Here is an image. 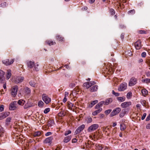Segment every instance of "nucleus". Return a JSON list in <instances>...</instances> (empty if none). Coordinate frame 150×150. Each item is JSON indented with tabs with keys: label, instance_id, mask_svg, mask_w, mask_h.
<instances>
[{
	"label": "nucleus",
	"instance_id": "6",
	"mask_svg": "<svg viewBox=\"0 0 150 150\" xmlns=\"http://www.w3.org/2000/svg\"><path fill=\"white\" fill-rule=\"evenodd\" d=\"M85 125L84 124H83L79 127L75 131V133L76 134L79 133L81 132L84 128Z\"/></svg>",
	"mask_w": 150,
	"mask_h": 150
},
{
	"label": "nucleus",
	"instance_id": "64",
	"mask_svg": "<svg viewBox=\"0 0 150 150\" xmlns=\"http://www.w3.org/2000/svg\"><path fill=\"white\" fill-rule=\"evenodd\" d=\"M146 74L147 76H150V71H148L146 73Z\"/></svg>",
	"mask_w": 150,
	"mask_h": 150
},
{
	"label": "nucleus",
	"instance_id": "21",
	"mask_svg": "<svg viewBox=\"0 0 150 150\" xmlns=\"http://www.w3.org/2000/svg\"><path fill=\"white\" fill-rule=\"evenodd\" d=\"M102 110V108H99V109H98L97 110L94 111L92 113V115L94 116H95L100 112Z\"/></svg>",
	"mask_w": 150,
	"mask_h": 150
},
{
	"label": "nucleus",
	"instance_id": "45",
	"mask_svg": "<svg viewBox=\"0 0 150 150\" xmlns=\"http://www.w3.org/2000/svg\"><path fill=\"white\" fill-rule=\"evenodd\" d=\"M112 93L114 95L116 96H118L120 95V94L119 93L115 92L114 90H112Z\"/></svg>",
	"mask_w": 150,
	"mask_h": 150
},
{
	"label": "nucleus",
	"instance_id": "8",
	"mask_svg": "<svg viewBox=\"0 0 150 150\" xmlns=\"http://www.w3.org/2000/svg\"><path fill=\"white\" fill-rule=\"evenodd\" d=\"M127 84L125 83H123L120 85L118 88V90L119 91H123L125 90L127 88Z\"/></svg>",
	"mask_w": 150,
	"mask_h": 150
},
{
	"label": "nucleus",
	"instance_id": "52",
	"mask_svg": "<svg viewBox=\"0 0 150 150\" xmlns=\"http://www.w3.org/2000/svg\"><path fill=\"white\" fill-rule=\"evenodd\" d=\"M50 110L49 108H47L45 109L44 111V113H45L46 114L47 113L49 112Z\"/></svg>",
	"mask_w": 150,
	"mask_h": 150
},
{
	"label": "nucleus",
	"instance_id": "15",
	"mask_svg": "<svg viewBox=\"0 0 150 150\" xmlns=\"http://www.w3.org/2000/svg\"><path fill=\"white\" fill-rule=\"evenodd\" d=\"M27 65L28 67L31 69L35 66L34 62L31 61H28L27 62Z\"/></svg>",
	"mask_w": 150,
	"mask_h": 150
},
{
	"label": "nucleus",
	"instance_id": "30",
	"mask_svg": "<svg viewBox=\"0 0 150 150\" xmlns=\"http://www.w3.org/2000/svg\"><path fill=\"white\" fill-rule=\"evenodd\" d=\"M142 82L146 83H148L150 82V79H146L142 80Z\"/></svg>",
	"mask_w": 150,
	"mask_h": 150
},
{
	"label": "nucleus",
	"instance_id": "4",
	"mask_svg": "<svg viewBox=\"0 0 150 150\" xmlns=\"http://www.w3.org/2000/svg\"><path fill=\"white\" fill-rule=\"evenodd\" d=\"M42 100L46 104H48L50 102V98L48 97L46 94H43L42 95Z\"/></svg>",
	"mask_w": 150,
	"mask_h": 150
},
{
	"label": "nucleus",
	"instance_id": "42",
	"mask_svg": "<svg viewBox=\"0 0 150 150\" xmlns=\"http://www.w3.org/2000/svg\"><path fill=\"white\" fill-rule=\"evenodd\" d=\"M14 136L15 138L17 140L18 139H19L21 138V136L20 135H18V134L17 133L15 134Z\"/></svg>",
	"mask_w": 150,
	"mask_h": 150
},
{
	"label": "nucleus",
	"instance_id": "27",
	"mask_svg": "<svg viewBox=\"0 0 150 150\" xmlns=\"http://www.w3.org/2000/svg\"><path fill=\"white\" fill-rule=\"evenodd\" d=\"M41 134V132L40 131L36 132L33 134V136L34 137H38L40 136Z\"/></svg>",
	"mask_w": 150,
	"mask_h": 150
},
{
	"label": "nucleus",
	"instance_id": "36",
	"mask_svg": "<svg viewBox=\"0 0 150 150\" xmlns=\"http://www.w3.org/2000/svg\"><path fill=\"white\" fill-rule=\"evenodd\" d=\"M120 128L121 130H124L125 129V126L124 124H121L120 125Z\"/></svg>",
	"mask_w": 150,
	"mask_h": 150
},
{
	"label": "nucleus",
	"instance_id": "20",
	"mask_svg": "<svg viewBox=\"0 0 150 150\" xmlns=\"http://www.w3.org/2000/svg\"><path fill=\"white\" fill-rule=\"evenodd\" d=\"M71 138V136H69L66 137L64 138V142L65 143H67L70 140Z\"/></svg>",
	"mask_w": 150,
	"mask_h": 150
},
{
	"label": "nucleus",
	"instance_id": "25",
	"mask_svg": "<svg viewBox=\"0 0 150 150\" xmlns=\"http://www.w3.org/2000/svg\"><path fill=\"white\" fill-rule=\"evenodd\" d=\"M61 111L58 114L59 116L63 117L65 115V113L63 111H62V109H61Z\"/></svg>",
	"mask_w": 150,
	"mask_h": 150
},
{
	"label": "nucleus",
	"instance_id": "47",
	"mask_svg": "<svg viewBox=\"0 0 150 150\" xmlns=\"http://www.w3.org/2000/svg\"><path fill=\"white\" fill-rule=\"evenodd\" d=\"M125 53L126 54H127L129 56H130L132 55L131 51L130 50L125 52Z\"/></svg>",
	"mask_w": 150,
	"mask_h": 150
},
{
	"label": "nucleus",
	"instance_id": "33",
	"mask_svg": "<svg viewBox=\"0 0 150 150\" xmlns=\"http://www.w3.org/2000/svg\"><path fill=\"white\" fill-rule=\"evenodd\" d=\"M44 104V103L42 101H40L38 103V105L39 107H42Z\"/></svg>",
	"mask_w": 150,
	"mask_h": 150
},
{
	"label": "nucleus",
	"instance_id": "11",
	"mask_svg": "<svg viewBox=\"0 0 150 150\" xmlns=\"http://www.w3.org/2000/svg\"><path fill=\"white\" fill-rule=\"evenodd\" d=\"M24 79L23 77H19L16 78L15 79V82L16 83H18L22 82Z\"/></svg>",
	"mask_w": 150,
	"mask_h": 150
},
{
	"label": "nucleus",
	"instance_id": "17",
	"mask_svg": "<svg viewBox=\"0 0 150 150\" xmlns=\"http://www.w3.org/2000/svg\"><path fill=\"white\" fill-rule=\"evenodd\" d=\"M98 89V86L97 85H94L91 87L90 89V91L91 92H93L96 91Z\"/></svg>",
	"mask_w": 150,
	"mask_h": 150
},
{
	"label": "nucleus",
	"instance_id": "63",
	"mask_svg": "<svg viewBox=\"0 0 150 150\" xmlns=\"http://www.w3.org/2000/svg\"><path fill=\"white\" fill-rule=\"evenodd\" d=\"M99 117L100 118H102L104 117V115L102 114H100L99 115Z\"/></svg>",
	"mask_w": 150,
	"mask_h": 150
},
{
	"label": "nucleus",
	"instance_id": "10",
	"mask_svg": "<svg viewBox=\"0 0 150 150\" xmlns=\"http://www.w3.org/2000/svg\"><path fill=\"white\" fill-rule=\"evenodd\" d=\"M131 105V102H126L122 103L121 104V106L122 108H126Z\"/></svg>",
	"mask_w": 150,
	"mask_h": 150
},
{
	"label": "nucleus",
	"instance_id": "19",
	"mask_svg": "<svg viewBox=\"0 0 150 150\" xmlns=\"http://www.w3.org/2000/svg\"><path fill=\"white\" fill-rule=\"evenodd\" d=\"M56 37L57 40L59 41H64V37H62L61 35H57L56 36Z\"/></svg>",
	"mask_w": 150,
	"mask_h": 150
},
{
	"label": "nucleus",
	"instance_id": "9",
	"mask_svg": "<svg viewBox=\"0 0 150 150\" xmlns=\"http://www.w3.org/2000/svg\"><path fill=\"white\" fill-rule=\"evenodd\" d=\"M137 80L134 77H132L131 79L129 82V85L130 86H133L136 84Z\"/></svg>",
	"mask_w": 150,
	"mask_h": 150
},
{
	"label": "nucleus",
	"instance_id": "28",
	"mask_svg": "<svg viewBox=\"0 0 150 150\" xmlns=\"http://www.w3.org/2000/svg\"><path fill=\"white\" fill-rule=\"evenodd\" d=\"M4 133V130L3 128L1 127H0V137H2Z\"/></svg>",
	"mask_w": 150,
	"mask_h": 150
},
{
	"label": "nucleus",
	"instance_id": "57",
	"mask_svg": "<svg viewBox=\"0 0 150 150\" xmlns=\"http://www.w3.org/2000/svg\"><path fill=\"white\" fill-rule=\"evenodd\" d=\"M52 134V133L51 132H47L45 134V136H47L50 135H51Z\"/></svg>",
	"mask_w": 150,
	"mask_h": 150
},
{
	"label": "nucleus",
	"instance_id": "44",
	"mask_svg": "<svg viewBox=\"0 0 150 150\" xmlns=\"http://www.w3.org/2000/svg\"><path fill=\"white\" fill-rule=\"evenodd\" d=\"M138 33L139 34H146V31L144 30H139L138 31Z\"/></svg>",
	"mask_w": 150,
	"mask_h": 150
},
{
	"label": "nucleus",
	"instance_id": "54",
	"mask_svg": "<svg viewBox=\"0 0 150 150\" xmlns=\"http://www.w3.org/2000/svg\"><path fill=\"white\" fill-rule=\"evenodd\" d=\"M4 105H1L0 106V111L1 112L4 110Z\"/></svg>",
	"mask_w": 150,
	"mask_h": 150
},
{
	"label": "nucleus",
	"instance_id": "41",
	"mask_svg": "<svg viewBox=\"0 0 150 150\" xmlns=\"http://www.w3.org/2000/svg\"><path fill=\"white\" fill-rule=\"evenodd\" d=\"M29 84L31 86L33 87H35V82L32 81H30L29 82Z\"/></svg>",
	"mask_w": 150,
	"mask_h": 150
},
{
	"label": "nucleus",
	"instance_id": "16",
	"mask_svg": "<svg viewBox=\"0 0 150 150\" xmlns=\"http://www.w3.org/2000/svg\"><path fill=\"white\" fill-rule=\"evenodd\" d=\"M113 101V99L112 98H107L105 101H104L105 102V105H107L109 103H111Z\"/></svg>",
	"mask_w": 150,
	"mask_h": 150
},
{
	"label": "nucleus",
	"instance_id": "5",
	"mask_svg": "<svg viewBox=\"0 0 150 150\" xmlns=\"http://www.w3.org/2000/svg\"><path fill=\"white\" fill-rule=\"evenodd\" d=\"M121 109L120 108H117L113 110L110 114V116L112 117L117 114L121 111Z\"/></svg>",
	"mask_w": 150,
	"mask_h": 150
},
{
	"label": "nucleus",
	"instance_id": "58",
	"mask_svg": "<svg viewBox=\"0 0 150 150\" xmlns=\"http://www.w3.org/2000/svg\"><path fill=\"white\" fill-rule=\"evenodd\" d=\"M146 116V114L145 113H144L141 118L142 120H144V118H145Z\"/></svg>",
	"mask_w": 150,
	"mask_h": 150
},
{
	"label": "nucleus",
	"instance_id": "61",
	"mask_svg": "<svg viewBox=\"0 0 150 150\" xmlns=\"http://www.w3.org/2000/svg\"><path fill=\"white\" fill-rule=\"evenodd\" d=\"M146 128L148 129H150V123L148 124L146 126Z\"/></svg>",
	"mask_w": 150,
	"mask_h": 150
},
{
	"label": "nucleus",
	"instance_id": "24",
	"mask_svg": "<svg viewBox=\"0 0 150 150\" xmlns=\"http://www.w3.org/2000/svg\"><path fill=\"white\" fill-rule=\"evenodd\" d=\"M11 70H8L7 71V73L6 74V78L8 79H9L10 78L11 76Z\"/></svg>",
	"mask_w": 150,
	"mask_h": 150
},
{
	"label": "nucleus",
	"instance_id": "32",
	"mask_svg": "<svg viewBox=\"0 0 150 150\" xmlns=\"http://www.w3.org/2000/svg\"><path fill=\"white\" fill-rule=\"evenodd\" d=\"M48 44L49 45L51 46V45H53L54 44H55L56 43L55 42H53L52 41H47Z\"/></svg>",
	"mask_w": 150,
	"mask_h": 150
},
{
	"label": "nucleus",
	"instance_id": "49",
	"mask_svg": "<svg viewBox=\"0 0 150 150\" xmlns=\"http://www.w3.org/2000/svg\"><path fill=\"white\" fill-rule=\"evenodd\" d=\"M125 114V112H123L122 111L120 113V114L119 115L120 117H123Z\"/></svg>",
	"mask_w": 150,
	"mask_h": 150
},
{
	"label": "nucleus",
	"instance_id": "26",
	"mask_svg": "<svg viewBox=\"0 0 150 150\" xmlns=\"http://www.w3.org/2000/svg\"><path fill=\"white\" fill-rule=\"evenodd\" d=\"M143 95L145 96L148 94V91L145 89H142L141 91Z\"/></svg>",
	"mask_w": 150,
	"mask_h": 150
},
{
	"label": "nucleus",
	"instance_id": "53",
	"mask_svg": "<svg viewBox=\"0 0 150 150\" xmlns=\"http://www.w3.org/2000/svg\"><path fill=\"white\" fill-rule=\"evenodd\" d=\"M146 62L149 66H150V59H147L146 60Z\"/></svg>",
	"mask_w": 150,
	"mask_h": 150
},
{
	"label": "nucleus",
	"instance_id": "7",
	"mask_svg": "<svg viewBox=\"0 0 150 150\" xmlns=\"http://www.w3.org/2000/svg\"><path fill=\"white\" fill-rule=\"evenodd\" d=\"M134 45L137 50H139L142 47L141 42L140 40H139L135 43Z\"/></svg>",
	"mask_w": 150,
	"mask_h": 150
},
{
	"label": "nucleus",
	"instance_id": "12",
	"mask_svg": "<svg viewBox=\"0 0 150 150\" xmlns=\"http://www.w3.org/2000/svg\"><path fill=\"white\" fill-rule=\"evenodd\" d=\"M16 102H13L10 104L9 108L10 110H14L16 109Z\"/></svg>",
	"mask_w": 150,
	"mask_h": 150
},
{
	"label": "nucleus",
	"instance_id": "1",
	"mask_svg": "<svg viewBox=\"0 0 150 150\" xmlns=\"http://www.w3.org/2000/svg\"><path fill=\"white\" fill-rule=\"evenodd\" d=\"M18 87L17 86H15L12 87L11 88V94L13 97H15L17 93Z\"/></svg>",
	"mask_w": 150,
	"mask_h": 150
},
{
	"label": "nucleus",
	"instance_id": "23",
	"mask_svg": "<svg viewBox=\"0 0 150 150\" xmlns=\"http://www.w3.org/2000/svg\"><path fill=\"white\" fill-rule=\"evenodd\" d=\"M117 100L119 102H122L125 100V97H118L117 98Z\"/></svg>",
	"mask_w": 150,
	"mask_h": 150
},
{
	"label": "nucleus",
	"instance_id": "14",
	"mask_svg": "<svg viewBox=\"0 0 150 150\" xmlns=\"http://www.w3.org/2000/svg\"><path fill=\"white\" fill-rule=\"evenodd\" d=\"M10 114V112H4L1 113V119L5 118L7 116L9 115Z\"/></svg>",
	"mask_w": 150,
	"mask_h": 150
},
{
	"label": "nucleus",
	"instance_id": "59",
	"mask_svg": "<svg viewBox=\"0 0 150 150\" xmlns=\"http://www.w3.org/2000/svg\"><path fill=\"white\" fill-rule=\"evenodd\" d=\"M77 140L76 138H74L72 140V142L73 143H76L77 142Z\"/></svg>",
	"mask_w": 150,
	"mask_h": 150
},
{
	"label": "nucleus",
	"instance_id": "51",
	"mask_svg": "<svg viewBox=\"0 0 150 150\" xmlns=\"http://www.w3.org/2000/svg\"><path fill=\"white\" fill-rule=\"evenodd\" d=\"M71 133V131L70 130H69L66 131L65 132L64 134V135L65 136H67V135H68L69 134H70Z\"/></svg>",
	"mask_w": 150,
	"mask_h": 150
},
{
	"label": "nucleus",
	"instance_id": "55",
	"mask_svg": "<svg viewBox=\"0 0 150 150\" xmlns=\"http://www.w3.org/2000/svg\"><path fill=\"white\" fill-rule=\"evenodd\" d=\"M135 12V11L133 9V10H131L130 11H129L128 12V13L129 14L130 13H134Z\"/></svg>",
	"mask_w": 150,
	"mask_h": 150
},
{
	"label": "nucleus",
	"instance_id": "40",
	"mask_svg": "<svg viewBox=\"0 0 150 150\" xmlns=\"http://www.w3.org/2000/svg\"><path fill=\"white\" fill-rule=\"evenodd\" d=\"M110 12L111 15H114L115 14V10L112 8H111L110 10Z\"/></svg>",
	"mask_w": 150,
	"mask_h": 150
},
{
	"label": "nucleus",
	"instance_id": "48",
	"mask_svg": "<svg viewBox=\"0 0 150 150\" xmlns=\"http://www.w3.org/2000/svg\"><path fill=\"white\" fill-rule=\"evenodd\" d=\"M5 78V77H0V83H4Z\"/></svg>",
	"mask_w": 150,
	"mask_h": 150
},
{
	"label": "nucleus",
	"instance_id": "46",
	"mask_svg": "<svg viewBox=\"0 0 150 150\" xmlns=\"http://www.w3.org/2000/svg\"><path fill=\"white\" fill-rule=\"evenodd\" d=\"M111 110H112L111 109H109V110H106L105 111V114L107 115L110 112Z\"/></svg>",
	"mask_w": 150,
	"mask_h": 150
},
{
	"label": "nucleus",
	"instance_id": "31",
	"mask_svg": "<svg viewBox=\"0 0 150 150\" xmlns=\"http://www.w3.org/2000/svg\"><path fill=\"white\" fill-rule=\"evenodd\" d=\"M67 106L69 108H71L73 107V105L71 103L68 102L67 103Z\"/></svg>",
	"mask_w": 150,
	"mask_h": 150
},
{
	"label": "nucleus",
	"instance_id": "22",
	"mask_svg": "<svg viewBox=\"0 0 150 150\" xmlns=\"http://www.w3.org/2000/svg\"><path fill=\"white\" fill-rule=\"evenodd\" d=\"M25 93L26 94H29L30 92V89L28 87H26L24 88Z\"/></svg>",
	"mask_w": 150,
	"mask_h": 150
},
{
	"label": "nucleus",
	"instance_id": "13",
	"mask_svg": "<svg viewBox=\"0 0 150 150\" xmlns=\"http://www.w3.org/2000/svg\"><path fill=\"white\" fill-rule=\"evenodd\" d=\"M53 139V137H50L47 138L44 141V143L46 144L50 143L51 144L52 143V141Z\"/></svg>",
	"mask_w": 150,
	"mask_h": 150
},
{
	"label": "nucleus",
	"instance_id": "56",
	"mask_svg": "<svg viewBox=\"0 0 150 150\" xmlns=\"http://www.w3.org/2000/svg\"><path fill=\"white\" fill-rule=\"evenodd\" d=\"M146 53L145 52H143L141 56L142 57H146Z\"/></svg>",
	"mask_w": 150,
	"mask_h": 150
},
{
	"label": "nucleus",
	"instance_id": "50",
	"mask_svg": "<svg viewBox=\"0 0 150 150\" xmlns=\"http://www.w3.org/2000/svg\"><path fill=\"white\" fill-rule=\"evenodd\" d=\"M98 104L101 107L103 105V104L105 105V102L104 101H102L99 103H98Z\"/></svg>",
	"mask_w": 150,
	"mask_h": 150
},
{
	"label": "nucleus",
	"instance_id": "38",
	"mask_svg": "<svg viewBox=\"0 0 150 150\" xmlns=\"http://www.w3.org/2000/svg\"><path fill=\"white\" fill-rule=\"evenodd\" d=\"M38 64H36L34 66V70H35L36 71H38L39 68L38 67Z\"/></svg>",
	"mask_w": 150,
	"mask_h": 150
},
{
	"label": "nucleus",
	"instance_id": "3",
	"mask_svg": "<svg viewBox=\"0 0 150 150\" xmlns=\"http://www.w3.org/2000/svg\"><path fill=\"white\" fill-rule=\"evenodd\" d=\"M15 59H12L10 60L8 59H6L2 61L3 63L5 65L7 66L11 65L14 62Z\"/></svg>",
	"mask_w": 150,
	"mask_h": 150
},
{
	"label": "nucleus",
	"instance_id": "62",
	"mask_svg": "<svg viewBox=\"0 0 150 150\" xmlns=\"http://www.w3.org/2000/svg\"><path fill=\"white\" fill-rule=\"evenodd\" d=\"M99 106L98 104H97L95 106V108L96 109H99V108H101Z\"/></svg>",
	"mask_w": 150,
	"mask_h": 150
},
{
	"label": "nucleus",
	"instance_id": "35",
	"mask_svg": "<svg viewBox=\"0 0 150 150\" xmlns=\"http://www.w3.org/2000/svg\"><path fill=\"white\" fill-rule=\"evenodd\" d=\"M54 124V122L53 121L50 120L49 121L48 123V126L51 127Z\"/></svg>",
	"mask_w": 150,
	"mask_h": 150
},
{
	"label": "nucleus",
	"instance_id": "29",
	"mask_svg": "<svg viewBox=\"0 0 150 150\" xmlns=\"http://www.w3.org/2000/svg\"><path fill=\"white\" fill-rule=\"evenodd\" d=\"M98 102V101L97 100L92 101L91 103V107H92L94 105Z\"/></svg>",
	"mask_w": 150,
	"mask_h": 150
},
{
	"label": "nucleus",
	"instance_id": "39",
	"mask_svg": "<svg viewBox=\"0 0 150 150\" xmlns=\"http://www.w3.org/2000/svg\"><path fill=\"white\" fill-rule=\"evenodd\" d=\"M141 104L142 105L144 106L145 107H146V102L145 100H142L141 101Z\"/></svg>",
	"mask_w": 150,
	"mask_h": 150
},
{
	"label": "nucleus",
	"instance_id": "43",
	"mask_svg": "<svg viewBox=\"0 0 150 150\" xmlns=\"http://www.w3.org/2000/svg\"><path fill=\"white\" fill-rule=\"evenodd\" d=\"M132 96V93L131 92H128L127 95V98H129Z\"/></svg>",
	"mask_w": 150,
	"mask_h": 150
},
{
	"label": "nucleus",
	"instance_id": "37",
	"mask_svg": "<svg viewBox=\"0 0 150 150\" xmlns=\"http://www.w3.org/2000/svg\"><path fill=\"white\" fill-rule=\"evenodd\" d=\"M5 73L2 70H0V77H4V75Z\"/></svg>",
	"mask_w": 150,
	"mask_h": 150
},
{
	"label": "nucleus",
	"instance_id": "18",
	"mask_svg": "<svg viewBox=\"0 0 150 150\" xmlns=\"http://www.w3.org/2000/svg\"><path fill=\"white\" fill-rule=\"evenodd\" d=\"M83 86L87 88H88L91 86V84L88 81L83 83Z\"/></svg>",
	"mask_w": 150,
	"mask_h": 150
},
{
	"label": "nucleus",
	"instance_id": "60",
	"mask_svg": "<svg viewBox=\"0 0 150 150\" xmlns=\"http://www.w3.org/2000/svg\"><path fill=\"white\" fill-rule=\"evenodd\" d=\"M75 86V84L74 83H71L70 85V86L72 88H73V87H74Z\"/></svg>",
	"mask_w": 150,
	"mask_h": 150
},
{
	"label": "nucleus",
	"instance_id": "2",
	"mask_svg": "<svg viewBox=\"0 0 150 150\" xmlns=\"http://www.w3.org/2000/svg\"><path fill=\"white\" fill-rule=\"evenodd\" d=\"M98 125L97 124H94L88 127L87 129L88 132H91L96 129L98 127Z\"/></svg>",
	"mask_w": 150,
	"mask_h": 150
},
{
	"label": "nucleus",
	"instance_id": "34",
	"mask_svg": "<svg viewBox=\"0 0 150 150\" xmlns=\"http://www.w3.org/2000/svg\"><path fill=\"white\" fill-rule=\"evenodd\" d=\"M86 121L87 123H89L91 122L92 121V120L91 117H88L86 118Z\"/></svg>",
	"mask_w": 150,
	"mask_h": 150
}]
</instances>
